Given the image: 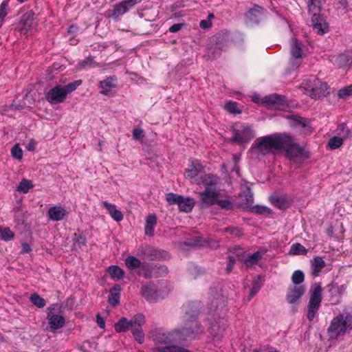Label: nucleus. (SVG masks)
I'll return each mask as SVG.
<instances>
[{
    "mask_svg": "<svg viewBox=\"0 0 352 352\" xmlns=\"http://www.w3.org/2000/svg\"><path fill=\"white\" fill-rule=\"evenodd\" d=\"M175 329L165 331L155 329L151 332V339L155 346L153 352H191L178 344H180Z\"/></svg>",
    "mask_w": 352,
    "mask_h": 352,
    "instance_id": "nucleus-1",
    "label": "nucleus"
},
{
    "mask_svg": "<svg viewBox=\"0 0 352 352\" xmlns=\"http://www.w3.org/2000/svg\"><path fill=\"white\" fill-rule=\"evenodd\" d=\"M287 139L284 133H277L266 135L257 139L252 144V148L256 150L258 155L275 153L280 150V146L287 143Z\"/></svg>",
    "mask_w": 352,
    "mask_h": 352,
    "instance_id": "nucleus-2",
    "label": "nucleus"
},
{
    "mask_svg": "<svg viewBox=\"0 0 352 352\" xmlns=\"http://www.w3.org/2000/svg\"><path fill=\"white\" fill-rule=\"evenodd\" d=\"M352 330V309H345L342 313L334 317L327 328L329 339L336 340Z\"/></svg>",
    "mask_w": 352,
    "mask_h": 352,
    "instance_id": "nucleus-3",
    "label": "nucleus"
},
{
    "mask_svg": "<svg viewBox=\"0 0 352 352\" xmlns=\"http://www.w3.org/2000/svg\"><path fill=\"white\" fill-rule=\"evenodd\" d=\"M197 311H193L192 314L186 311L184 318L183 326L175 329L178 333L177 334L180 343L189 339H193L202 332V327L197 320Z\"/></svg>",
    "mask_w": 352,
    "mask_h": 352,
    "instance_id": "nucleus-4",
    "label": "nucleus"
},
{
    "mask_svg": "<svg viewBox=\"0 0 352 352\" xmlns=\"http://www.w3.org/2000/svg\"><path fill=\"white\" fill-rule=\"evenodd\" d=\"M219 177L214 174L208 173L201 175L199 177L192 181V183L197 185H204L205 190L197 192L200 204H210L211 201L215 197L216 192L218 191L217 186Z\"/></svg>",
    "mask_w": 352,
    "mask_h": 352,
    "instance_id": "nucleus-5",
    "label": "nucleus"
},
{
    "mask_svg": "<svg viewBox=\"0 0 352 352\" xmlns=\"http://www.w3.org/2000/svg\"><path fill=\"white\" fill-rule=\"evenodd\" d=\"M81 84V80H76L64 86L56 85L45 94V99L52 104L61 103L65 100L68 94L75 91Z\"/></svg>",
    "mask_w": 352,
    "mask_h": 352,
    "instance_id": "nucleus-6",
    "label": "nucleus"
},
{
    "mask_svg": "<svg viewBox=\"0 0 352 352\" xmlns=\"http://www.w3.org/2000/svg\"><path fill=\"white\" fill-rule=\"evenodd\" d=\"M322 288L320 283H315L309 290L310 298L307 305V318L312 321L320 309Z\"/></svg>",
    "mask_w": 352,
    "mask_h": 352,
    "instance_id": "nucleus-7",
    "label": "nucleus"
},
{
    "mask_svg": "<svg viewBox=\"0 0 352 352\" xmlns=\"http://www.w3.org/2000/svg\"><path fill=\"white\" fill-rule=\"evenodd\" d=\"M233 136L231 141L239 144L247 143L254 137V131L252 128L248 125L236 123L232 126Z\"/></svg>",
    "mask_w": 352,
    "mask_h": 352,
    "instance_id": "nucleus-8",
    "label": "nucleus"
},
{
    "mask_svg": "<svg viewBox=\"0 0 352 352\" xmlns=\"http://www.w3.org/2000/svg\"><path fill=\"white\" fill-rule=\"evenodd\" d=\"M302 44L296 38H293L290 43V58L289 61V69L294 71L298 68L302 63Z\"/></svg>",
    "mask_w": 352,
    "mask_h": 352,
    "instance_id": "nucleus-9",
    "label": "nucleus"
},
{
    "mask_svg": "<svg viewBox=\"0 0 352 352\" xmlns=\"http://www.w3.org/2000/svg\"><path fill=\"white\" fill-rule=\"evenodd\" d=\"M141 1L142 0H123L120 3H116L113 9L109 11V16L113 19H118Z\"/></svg>",
    "mask_w": 352,
    "mask_h": 352,
    "instance_id": "nucleus-10",
    "label": "nucleus"
},
{
    "mask_svg": "<svg viewBox=\"0 0 352 352\" xmlns=\"http://www.w3.org/2000/svg\"><path fill=\"white\" fill-rule=\"evenodd\" d=\"M284 136L287 138V143L283 144L280 147V150L285 149L286 155L289 159H294L303 154V148H302L297 143L294 142L293 138L284 133Z\"/></svg>",
    "mask_w": 352,
    "mask_h": 352,
    "instance_id": "nucleus-11",
    "label": "nucleus"
},
{
    "mask_svg": "<svg viewBox=\"0 0 352 352\" xmlns=\"http://www.w3.org/2000/svg\"><path fill=\"white\" fill-rule=\"evenodd\" d=\"M140 292L142 296L149 302H155L164 298V296L162 295L161 292L157 289L153 283H149L142 285Z\"/></svg>",
    "mask_w": 352,
    "mask_h": 352,
    "instance_id": "nucleus-12",
    "label": "nucleus"
},
{
    "mask_svg": "<svg viewBox=\"0 0 352 352\" xmlns=\"http://www.w3.org/2000/svg\"><path fill=\"white\" fill-rule=\"evenodd\" d=\"M145 322L144 316L142 314H136L133 316V326L131 327L132 333L140 344L143 343L144 340V334L142 326Z\"/></svg>",
    "mask_w": 352,
    "mask_h": 352,
    "instance_id": "nucleus-13",
    "label": "nucleus"
},
{
    "mask_svg": "<svg viewBox=\"0 0 352 352\" xmlns=\"http://www.w3.org/2000/svg\"><path fill=\"white\" fill-rule=\"evenodd\" d=\"M313 29L317 34L322 35L328 32L329 25L322 16L319 14H314L311 17Z\"/></svg>",
    "mask_w": 352,
    "mask_h": 352,
    "instance_id": "nucleus-14",
    "label": "nucleus"
},
{
    "mask_svg": "<svg viewBox=\"0 0 352 352\" xmlns=\"http://www.w3.org/2000/svg\"><path fill=\"white\" fill-rule=\"evenodd\" d=\"M315 82L314 88L311 87L312 92L309 93V96L312 98L318 99L326 96L328 94V85L327 82H321L318 78H312Z\"/></svg>",
    "mask_w": 352,
    "mask_h": 352,
    "instance_id": "nucleus-15",
    "label": "nucleus"
},
{
    "mask_svg": "<svg viewBox=\"0 0 352 352\" xmlns=\"http://www.w3.org/2000/svg\"><path fill=\"white\" fill-rule=\"evenodd\" d=\"M266 10L257 4H254L253 8L248 10L245 14V17L248 22L258 24L260 21V15L263 14Z\"/></svg>",
    "mask_w": 352,
    "mask_h": 352,
    "instance_id": "nucleus-16",
    "label": "nucleus"
},
{
    "mask_svg": "<svg viewBox=\"0 0 352 352\" xmlns=\"http://www.w3.org/2000/svg\"><path fill=\"white\" fill-rule=\"evenodd\" d=\"M263 102L267 104L274 106L278 109H283L287 106L286 98L283 95L277 94L265 96L263 99Z\"/></svg>",
    "mask_w": 352,
    "mask_h": 352,
    "instance_id": "nucleus-17",
    "label": "nucleus"
},
{
    "mask_svg": "<svg viewBox=\"0 0 352 352\" xmlns=\"http://www.w3.org/2000/svg\"><path fill=\"white\" fill-rule=\"evenodd\" d=\"M290 120L292 125L302 129L305 135H309L312 132L310 122L308 119L298 116H292Z\"/></svg>",
    "mask_w": 352,
    "mask_h": 352,
    "instance_id": "nucleus-18",
    "label": "nucleus"
},
{
    "mask_svg": "<svg viewBox=\"0 0 352 352\" xmlns=\"http://www.w3.org/2000/svg\"><path fill=\"white\" fill-rule=\"evenodd\" d=\"M305 292V287L303 285L291 287L288 289L286 296L287 301L290 304L297 302Z\"/></svg>",
    "mask_w": 352,
    "mask_h": 352,
    "instance_id": "nucleus-19",
    "label": "nucleus"
},
{
    "mask_svg": "<svg viewBox=\"0 0 352 352\" xmlns=\"http://www.w3.org/2000/svg\"><path fill=\"white\" fill-rule=\"evenodd\" d=\"M220 193L219 191L216 192L215 197L211 201L210 204H200L202 208H208L214 204H217L221 208L226 210H232L234 207L233 202L229 199L226 198L224 199H219Z\"/></svg>",
    "mask_w": 352,
    "mask_h": 352,
    "instance_id": "nucleus-20",
    "label": "nucleus"
},
{
    "mask_svg": "<svg viewBox=\"0 0 352 352\" xmlns=\"http://www.w3.org/2000/svg\"><path fill=\"white\" fill-rule=\"evenodd\" d=\"M204 170L203 166L199 163V161H192L190 167L186 169L184 175L186 178L190 179L191 182L195 181L197 179L198 175Z\"/></svg>",
    "mask_w": 352,
    "mask_h": 352,
    "instance_id": "nucleus-21",
    "label": "nucleus"
},
{
    "mask_svg": "<svg viewBox=\"0 0 352 352\" xmlns=\"http://www.w3.org/2000/svg\"><path fill=\"white\" fill-rule=\"evenodd\" d=\"M226 328V323L224 318H219L218 320H214L211 322L210 326V332L211 335L217 339L223 336V333Z\"/></svg>",
    "mask_w": 352,
    "mask_h": 352,
    "instance_id": "nucleus-22",
    "label": "nucleus"
},
{
    "mask_svg": "<svg viewBox=\"0 0 352 352\" xmlns=\"http://www.w3.org/2000/svg\"><path fill=\"white\" fill-rule=\"evenodd\" d=\"M102 206L107 210L111 217L117 222L121 221L123 218L122 212L116 208V206L107 201L102 202Z\"/></svg>",
    "mask_w": 352,
    "mask_h": 352,
    "instance_id": "nucleus-23",
    "label": "nucleus"
},
{
    "mask_svg": "<svg viewBox=\"0 0 352 352\" xmlns=\"http://www.w3.org/2000/svg\"><path fill=\"white\" fill-rule=\"evenodd\" d=\"M334 63L340 67L352 66V50L339 54L336 57Z\"/></svg>",
    "mask_w": 352,
    "mask_h": 352,
    "instance_id": "nucleus-24",
    "label": "nucleus"
},
{
    "mask_svg": "<svg viewBox=\"0 0 352 352\" xmlns=\"http://www.w3.org/2000/svg\"><path fill=\"white\" fill-rule=\"evenodd\" d=\"M226 301L223 296H221L212 300L209 307L210 314L214 315L216 313L223 312L226 307Z\"/></svg>",
    "mask_w": 352,
    "mask_h": 352,
    "instance_id": "nucleus-25",
    "label": "nucleus"
},
{
    "mask_svg": "<svg viewBox=\"0 0 352 352\" xmlns=\"http://www.w3.org/2000/svg\"><path fill=\"white\" fill-rule=\"evenodd\" d=\"M266 252L267 250L265 249H261L252 254L248 255L244 260L245 265L248 268H250L253 265H256Z\"/></svg>",
    "mask_w": 352,
    "mask_h": 352,
    "instance_id": "nucleus-26",
    "label": "nucleus"
},
{
    "mask_svg": "<svg viewBox=\"0 0 352 352\" xmlns=\"http://www.w3.org/2000/svg\"><path fill=\"white\" fill-rule=\"evenodd\" d=\"M66 210L61 206H52L47 212L50 219L54 221H59L64 219L66 215Z\"/></svg>",
    "mask_w": 352,
    "mask_h": 352,
    "instance_id": "nucleus-27",
    "label": "nucleus"
},
{
    "mask_svg": "<svg viewBox=\"0 0 352 352\" xmlns=\"http://www.w3.org/2000/svg\"><path fill=\"white\" fill-rule=\"evenodd\" d=\"M271 203L280 210H285L291 206L290 199L285 196H273L270 198Z\"/></svg>",
    "mask_w": 352,
    "mask_h": 352,
    "instance_id": "nucleus-28",
    "label": "nucleus"
},
{
    "mask_svg": "<svg viewBox=\"0 0 352 352\" xmlns=\"http://www.w3.org/2000/svg\"><path fill=\"white\" fill-rule=\"evenodd\" d=\"M34 25L33 15L32 14H26L23 15L21 21V27L19 31L21 34H27L32 30Z\"/></svg>",
    "mask_w": 352,
    "mask_h": 352,
    "instance_id": "nucleus-29",
    "label": "nucleus"
},
{
    "mask_svg": "<svg viewBox=\"0 0 352 352\" xmlns=\"http://www.w3.org/2000/svg\"><path fill=\"white\" fill-rule=\"evenodd\" d=\"M121 287L120 285H115L109 290L108 302L112 306H116L120 302Z\"/></svg>",
    "mask_w": 352,
    "mask_h": 352,
    "instance_id": "nucleus-30",
    "label": "nucleus"
},
{
    "mask_svg": "<svg viewBox=\"0 0 352 352\" xmlns=\"http://www.w3.org/2000/svg\"><path fill=\"white\" fill-rule=\"evenodd\" d=\"M133 326V317L129 321L126 318H121L115 324V330L118 333L125 332Z\"/></svg>",
    "mask_w": 352,
    "mask_h": 352,
    "instance_id": "nucleus-31",
    "label": "nucleus"
},
{
    "mask_svg": "<svg viewBox=\"0 0 352 352\" xmlns=\"http://www.w3.org/2000/svg\"><path fill=\"white\" fill-rule=\"evenodd\" d=\"M326 263L323 258L320 256H316L311 261L312 275L317 276L320 272L325 267Z\"/></svg>",
    "mask_w": 352,
    "mask_h": 352,
    "instance_id": "nucleus-32",
    "label": "nucleus"
},
{
    "mask_svg": "<svg viewBox=\"0 0 352 352\" xmlns=\"http://www.w3.org/2000/svg\"><path fill=\"white\" fill-rule=\"evenodd\" d=\"M157 224V217L154 214H148L146 217V225L144 228L145 234L153 236L154 234V228Z\"/></svg>",
    "mask_w": 352,
    "mask_h": 352,
    "instance_id": "nucleus-33",
    "label": "nucleus"
},
{
    "mask_svg": "<svg viewBox=\"0 0 352 352\" xmlns=\"http://www.w3.org/2000/svg\"><path fill=\"white\" fill-rule=\"evenodd\" d=\"M195 204V201L193 198L183 196V199L179 201L178 207L180 211L188 213L192 211Z\"/></svg>",
    "mask_w": 352,
    "mask_h": 352,
    "instance_id": "nucleus-34",
    "label": "nucleus"
},
{
    "mask_svg": "<svg viewBox=\"0 0 352 352\" xmlns=\"http://www.w3.org/2000/svg\"><path fill=\"white\" fill-rule=\"evenodd\" d=\"M65 320L63 316L54 314L49 318V324L52 329L56 330L64 326Z\"/></svg>",
    "mask_w": 352,
    "mask_h": 352,
    "instance_id": "nucleus-35",
    "label": "nucleus"
},
{
    "mask_svg": "<svg viewBox=\"0 0 352 352\" xmlns=\"http://www.w3.org/2000/svg\"><path fill=\"white\" fill-rule=\"evenodd\" d=\"M116 78L114 76H109L102 81H100V88L102 90L100 93L104 95H107L111 89L115 87L114 82L116 81Z\"/></svg>",
    "mask_w": 352,
    "mask_h": 352,
    "instance_id": "nucleus-36",
    "label": "nucleus"
},
{
    "mask_svg": "<svg viewBox=\"0 0 352 352\" xmlns=\"http://www.w3.org/2000/svg\"><path fill=\"white\" fill-rule=\"evenodd\" d=\"M107 272L114 280H120L125 274L124 271L118 265H110L107 268Z\"/></svg>",
    "mask_w": 352,
    "mask_h": 352,
    "instance_id": "nucleus-37",
    "label": "nucleus"
},
{
    "mask_svg": "<svg viewBox=\"0 0 352 352\" xmlns=\"http://www.w3.org/2000/svg\"><path fill=\"white\" fill-rule=\"evenodd\" d=\"M307 253V250L299 243L293 244L289 252L291 255H305Z\"/></svg>",
    "mask_w": 352,
    "mask_h": 352,
    "instance_id": "nucleus-38",
    "label": "nucleus"
},
{
    "mask_svg": "<svg viewBox=\"0 0 352 352\" xmlns=\"http://www.w3.org/2000/svg\"><path fill=\"white\" fill-rule=\"evenodd\" d=\"M125 265L129 270H135L140 267L141 261L133 256H129L125 259Z\"/></svg>",
    "mask_w": 352,
    "mask_h": 352,
    "instance_id": "nucleus-39",
    "label": "nucleus"
},
{
    "mask_svg": "<svg viewBox=\"0 0 352 352\" xmlns=\"http://www.w3.org/2000/svg\"><path fill=\"white\" fill-rule=\"evenodd\" d=\"M14 237V233L8 227H0V239L8 241Z\"/></svg>",
    "mask_w": 352,
    "mask_h": 352,
    "instance_id": "nucleus-40",
    "label": "nucleus"
},
{
    "mask_svg": "<svg viewBox=\"0 0 352 352\" xmlns=\"http://www.w3.org/2000/svg\"><path fill=\"white\" fill-rule=\"evenodd\" d=\"M189 276L191 278L196 279L205 274V270L201 267L193 265L188 268Z\"/></svg>",
    "mask_w": 352,
    "mask_h": 352,
    "instance_id": "nucleus-41",
    "label": "nucleus"
},
{
    "mask_svg": "<svg viewBox=\"0 0 352 352\" xmlns=\"http://www.w3.org/2000/svg\"><path fill=\"white\" fill-rule=\"evenodd\" d=\"M312 78H316L314 76H309L307 78H305L302 82V87L304 88L306 94L309 96V93L312 92L311 87L314 88L315 82L314 83V80Z\"/></svg>",
    "mask_w": 352,
    "mask_h": 352,
    "instance_id": "nucleus-42",
    "label": "nucleus"
},
{
    "mask_svg": "<svg viewBox=\"0 0 352 352\" xmlns=\"http://www.w3.org/2000/svg\"><path fill=\"white\" fill-rule=\"evenodd\" d=\"M30 300L33 305L38 308L44 307L46 304L45 300L35 293L30 296Z\"/></svg>",
    "mask_w": 352,
    "mask_h": 352,
    "instance_id": "nucleus-43",
    "label": "nucleus"
},
{
    "mask_svg": "<svg viewBox=\"0 0 352 352\" xmlns=\"http://www.w3.org/2000/svg\"><path fill=\"white\" fill-rule=\"evenodd\" d=\"M183 196L179 195L173 192H169L166 195V200L170 204H177L179 205V201L182 200Z\"/></svg>",
    "mask_w": 352,
    "mask_h": 352,
    "instance_id": "nucleus-44",
    "label": "nucleus"
},
{
    "mask_svg": "<svg viewBox=\"0 0 352 352\" xmlns=\"http://www.w3.org/2000/svg\"><path fill=\"white\" fill-rule=\"evenodd\" d=\"M336 131L337 134L343 139L347 138L351 133L350 129L344 123L339 124Z\"/></svg>",
    "mask_w": 352,
    "mask_h": 352,
    "instance_id": "nucleus-45",
    "label": "nucleus"
},
{
    "mask_svg": "<svg viewBox=\"0 0 352 352\" xmlns=\"http://www.w3.org/2000/svg\"><path fill=\"white\" fill-rule=\"evenodd\" d=\"M32 187L33 185L30 180L23 179L17 187V190L23 192V193H27Z\"/></svg>",
    "mask_w": 352,
    "mask_h": 352,
    "instance_id": "nucleus-46",
    "label": "nucleus"
},
{
    "mask_svg": "<svg viewBox=\"0 0 352 352\" xmlns=\"http://www.w3.org/2000/svg\"><path fill=\"white\" fill-rule=\"evenodd\" d=\"M8 3L6 1H3L0 5V28L2 26L4 19L8 14Z\"/></svg>",
    "mask_w": 352,
    "mask_h": 352,
    "instance_id": "nucleus-47",
    "label": "nucleus"
},
{
    "mask_svg": "<svg viewBox=\"0 0 352 352\" xmlns=\"http://www.w3.org/2000/svg\"><path fill=\"white\" fill-rule=\"evenodd\" d=\"M343 140L340 136H334L330 138L328 145L331 149L338 148L343 144Z\"/></svg>",
    "mask_w": 352,
    "mask_h": 352,
    "instance_id": "nucleus-48",
    "label": "nucleus"
},
{
    "mask_svg": "<svg viewBox=\"0 0 352 352\" xmlns=\"http://www.w3.org/2000/svg\"><path fill=\"white\" fill-rule=\"evenodd\" d=\"M305 280L304 273L300 270H296L292 276V281L295 285L302 283Z\"/></svg>",
    "mask_w": 352,
    "mask_h": 352,
    "instance_id": "nucleus-49",
    "label": "nucleus"
},
{
    "mask_svg": "<svg viewBox=\"0 0 352 352\" xmlns=\"http://www.w3.org/2000/svg\"><path fill=\"white\" fill-rule=\"evenodd\" d=\"M243 204L248 206H250L254 201L253 194L251 192L250 189L248 188L245 192L243 194L240 195Z\"/></svg>",
    "mask_w": 352,
    "mask_h": 352,
    "instance_id": "nucleus-50",
    "label": "nucleus"
},
{
    "mask_svg": "<svg viewBox=\"0 0 352 352\" xmlns=\"http://www.w3.org/2000/svg\"><path fill=\"white\" fill-rule=\"evenodd\" d=\"M95 66V61L94 59V57L92 56H88L85 58L84 60L79 62L78 64V67L79 69H84L86 67H94Z\"/></svg>",
    "mask_w": 352,
    "mask_h": 352,
    "instance_id": "nucleus-51",
    "label": "nucleus"
},
{
    "mask_svg": "<svg viewBox=\"0 0 352 352\" xmlns=\"http://www.w3.org/2000/svg\"><path fill=\"white\" fill-rule=\"evenodd\" d=\"M338 96L340 98H346L352 96V85L346 86L340 89L338 92Z\"/></svg>",
    "mask_w": 352,
    "mask_h": 352,
    "instance_id": "nucleus-52",
    "label": "nucleus"
},
{
    "mask_svg": "<svg viewBox=\"0 0 352 352\" xmlns=\"http://www.w3.org/2000/svg\"><path fill=\"white\" fill-rule=\"evenodd\" d=\"M225 109L231 113L236 114L241 112L237 106V103L235 102L229 101L226 102L225 104Z\"/></svg>",
    "mask_w": 352,
    "mask_h": 352,
    "instance_id": "nucleus-53",
    "label": "nucleus"
},
{
    "mask_svg": "<svg viewBox=\"0 0 352 352\" xmlns=\"http://www.w3.org/2000/svg\"><path fill=\"white\" fill-rule=\"evenodd\" d=\"M73 239L74 241V244L80 248L83 245H85L87 243L86 236L83 234H77L76 233H75L74 234Z\"/></svg>",
    "mask_w": 352,
    "mask_h": 352,
    "instance_id": "nucleus-54",
    "label": "nucleus"
},
{
    "mask_svg": "<svg viewBox=\"0 0 352 352\" xmlns=\"http://www.w3.org/2000/svg\"><path fill=\"white\" fill-rule=\"evenodd\" d=\"M318 0H309L308 2V10L309 12H313L314 14H318L320 12V6H319Z\"/></svg>",
    "mask_w": 352,
    "mask_h": 352,
    "instance_id": "nucleus-55",
    "label": "nucleus"
},
{
    "mask_svg": "<svg viewBox=\"0 0 352 352\" xmlns=\"http://www.w3.org/2000/svg\"><path fill=\"white\" fill-rule=\"evenodd\" d=\"M251 211L256 214H270L272 210L270 208L263 206H254L251 208Z\"/></svg>",
    "mask_w": 352,
    "mask_h": 352,
    "instance_id": "nucleus-56",
    "label": "nucleus"
},
{
    "mask_svg": "<svg viewBox=\"0 0 352 352\" xmlns=\"http://www.w3.org/2000/svg\"><path fill=\"white\" fill-rule=\"evenodd\" d=\"M327 288L331 293L336 291L339 294H342L345 292L346 286L345 285H342L341 286L338 287L336 284L333 283L328 285Z\"/></svg>",
    "mask_w": 352,
    "mask_h": 352,
    "instance_id": "nucleus-57",
    "label": "nucleus"
},
{
    "mask_svg": "<svg viewBox=\"0 0 352 352\" xmlns=\"http://www.w3.org/2000/svg\"><path fill=\"white\" fill-rule=\"evenodd\" d=\"M11 153L13 157L17 160H21L23 157V151L18 144H15L11 150Z\"/></svg>",
    "mask_w": 352,
    "mask_h": 352,
    "instance_id": "nucleus-58",
    "label": "nucleus"
},
{
    "mask_svg": "<svg viewBox=\"0 0 352 352\" xmlns=\"http://www.w3.org/2000/svg\"><path fill=\"white\" fill-rule=\"evenodd\" d=\"M261 287V285L259 284L258 281L254 280L253 283V286L250 290V294L248 295V300H250L258 292Z\"/></svg>",
    "mask_w": 352,
    "mask_h": 352,
    "instance_id": "nucleus-59",
    "label": "nucleus"
},
{
    "mask_svg": "<svg viewBox=\"0 0 352 352\" xmlns=\"http://www.w3.org/2000/svg\"><path fill=\"white\" fill-rule=\"evenodd\" d=\"M228 258V261L226 271L228 273H230L232 271L234 265L235 264V258L232 255H229Z\"/></svg>",
    "mask_w": 352,
    "mask_h": 352,
    "instance_id": "nucleus-60",
    "label": "nucleus"
},
{
    "mask_svg": "<svg viewBox=\"0 0 352 352\" xmlns=\"http://www.w3.org/2000/svg\"><path fill=\"white\" fill-rule=\"evenodd\" d=\"M225 232H228V233H230V234H234L236 236L241 235V230L238 228H236V227H232V226L227 227L225 228Z\"/></svg>",
    "mask_w": 352,
    "mask_h": 352,
    "instance_id": "nucleus-61",
    "label": "nucleus"
},
{
    "mask_svg": "<svg viewBox=\"0 0 352 352\" xmlns=\"http://www.w3.org/2000/svg\"><path fill=\"white\" fill-rule=\"evenodd\" d=\"M132 133L135 140H140L143 137V130L141 129H134Z\"/></svg>",
    "mask_w": 352,
    "mask_h": 352,
    "instance_id": "nucleus-62",
    "label": "nucleus"
},
{
    "mask_svg": "<svg viewBox=\"0 0 352 352\" xmlns=\"http://www.w3.org/2000/svg\"><path fill=\"white\" fill-rule=\"evenodd\" d=\"M184 25V23H175L169 28L168 31L172 33L177 32L179 31Z\"/></svg>",
    "mask_w": 352,
    "mask_h": 352,
    "instance_id": "nucleus-63",
    "label": "nucleus"
},
{
    "mask_svg": "<svg viewBox=\"0 0 352 352\" xmlns=\"http://www.w3.org/2000/svg\"><path fill=\"white\" fill-rule=\"evenodd\" d=\"M96 322L100 328L104 329L105 321H104V318L100 316V314H98L96 316Z\"/></svg>",
    "mask_w": 352,
    "mask_h": 352,
    "instance_id": "nucleus-64",
    "label": "nucleus"
}]
</instances>
